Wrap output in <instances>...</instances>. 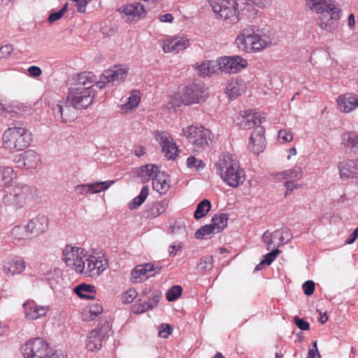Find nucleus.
<instances>
[{
	"instance_id": "56",
	"label": "nucleus",
	"mask_w": 358,
	"mask_h": 358,
	"mask_svg": "<svg viewBox=\"0 0 358 358\" xmlns=\"http://www.w3.org/2000/svg\"><path fill=\"white\" fill-rule=\"evenodd\" d=\"M20 110V109L17 106L10 104L6 105L3 110V114L5 117H7L6 114L10 115V117H14L15 115L18 113V111Z\"/></svg>"
},
{
	"instance_id": "2",
	"label": "nucleus",
	"mask_w": 358,
	"mask_h": 358,
	"mask_svg": "<svg viewBox=\"0 0 358 358\" xmlns=\"http://www.w3.org/2000/svg\"><path fill=\"white\" fill-rule=\"evenodd\" d=\"M311 10L318 14L317 24L322 29L333 32L340 19V10L333 0H306Z\"/></svg>"
},
{
	"instance_id": "24",
	"label": "nucleus",
	"mask_w": 358,
	"mask_h": 358,
	"mask_svg": "<svg viewBox=\"0 0 358 358\" xmlns=\"http://www.w3.org/2000/svg\"><path fill=\"white\" fill-rule=\"evenodd\" d=\"M340 110L344 113H349L358 107V94H345L340 95L337 99Z\"/></svg>"
},
{
	"instance_id": "50",
	"label": "nucleus",
	"mask_w": 358,
	"mask_h": 358,
	"mask_svg": "<svg viewBox=\"0 0 358 358\" xmlns=\"http://www.w3.org/2000/svg\"><path fill=\"white\" fill-rule=\"evenodd\" d=\"M68 8V4L66 3L59 11L52 13L48 16V22L50 23H53L57 20H59L62 17L64 13L66 12Z\"/></svg>"
},
{
	"instance_id": "6",
	"label": "nucleus",
	"mask_w": 358,
	"mask_h": 358,
	"mask_svg": "<svg viewBox=\"0 0 358 358\" xmlns=\"http://www.w3.org/2000/svg\"><path fill=\"white\" fill-rule=\"evenodd\" d=\"M32 141L31 132L23 127H10L2 136L3 147L8 150H22L27 148Z\"/></svg>"
},
{
	"instance_id": "37",
	"label": "nucleus",
	"mask_w": 358,
	"mask_h": 358,
	"mask_svg": "<svg viewBox=\"0 0 358 358\" xmlns=\"http://www.w3.org/2000/svg\"><path fill=\"white\" fill-rule=\"evenodd\" d=\"M303 171L301 167L295 166L294 169L286 170L283 172H280L276 174V177L280 178H285L288 177L291 180H297L302 178Z\"/></svg>"
},
{
	"instance_id": "17",
	"label": "nucleus",
	"mask_w": 358,
	"mask_h": 358,
	"mask_svg": "<svg viewBox=\"0 0 358 358\" xmlns=\"http://www.w3.org/2000/svg\"><path fill=\"white\" fill-rule=\"evenodd\" d=\"M265 129L261 125H257L251 134L249 141V149L255 154H259L266 148L264 137Z\"/></svg>"
},
{
	"instance_id": "30",
	"label": "nucleus",
	"mask_w": 358,
	"mask_h": 358,
	"mask_svg": "<svg viewBox=\"0 0 358 358\" xmlns=\"http://www.w3.org/2000/svg\"><path fill=\"white\" fill-rule=\"evenodd\" d=\"M217 61H205L203 62L199 66H197V73L201 77L210 76L215 72L217 67Z\"/></svg>"
},
{
	"instance_id": "51",
	"label": "nucleus",
	"mask_w": 358,
	"mask_h": 358,
	"mask_svg": "<svg viewBox=\"0 0 358 358\" xmlns=\"http://www.w3.org/2000/svg\"><path fill=\"white\" fill-rule=\"evenodd\" d=\"M138 293L135 289H130L122 295L121 300L124 303H130L137 296Z\"/></svg>"
},
{
	"instance_id": "25",
	"label": "nucleus",
	"mask_w": 358,
	"mask_h": 358,
	"mask_svg": "<svg viewBox=\"0 0 358 358\" xmlns=\"http://www.w3.org/2000/svg\"><path fill=\"white\" fill-rule=\"evenodd\" d=\"M118 11L124 13L128 17V21L139 18L142 15H145L146 13L144 6L139 2H134L121 7L118 9Z\"/></svg>"
},
{
	"instance_id": "52",
	"label": "nucleus",
	"mask_w": 358,
	"mask_h": 358,
	"mask_svg": "<svg viewBox=\"0 0 358 358\" xmlns=\"http://www.w3.org/2000/svg\"><path fill=\"white\" fill-rule=\"evenodd\" d=\"M102 312H103V308L99 303H95L92 304L90 306L89 313L90 315L89 316V319L94 320L96 317H97L99 315H100Z\"/></svg>"
},
{
	"instance_id": "14",
	"label": "nucleus",
	"mask_w": 358,
	"mask_h": 358,
	"mask_svg": "<svg viewBox=\"0 0 358 358\" xmlns=\"http://www.w3.org/2000/svg\"><path fill=\"white\" fill-rule=\"evenodd\" d=\"M219 69L227 73H236L245 68L248 62L239 56L223 57L217 59Z\"/></svg>"
},
{
	"instance_id": "54",
	"label": "nucleus",
	"mask_w": 358,
	"mask_h": 358,
	"mask_svg": "<svg viewBox=\"0 0 358 358\" xmlns=\"http://www.w3.org/2000/svg\"><path fill=\"white\" fill-rule=\"evenodd\" d=\"M172 332V327L168 324H162L159 327L158 335L161 338H167Z\"/></svg>"
},
{
	"instance_id": "34",
	"label": "nucleus",
	"mask_w": 358,
	"mask_h": 358,
	"mask_svg": "<svg viewBox=\"0 0 358 358\" xmlns=\"http://www.w3.org/2000/svg\"><path fill=\"white\" fill-rule=\"evenodd\" d=\"M211 208V203L208 199H203L200 201L194 213L196 220H200L205 217Z\"/></svg>"
},
{
	"instance_id": "46",
	"label": "nucleus",
	"mask_w": 358,
	"mask_h": 358,
	"mask_svg": "<svg viewBox=\"0 0 358 358\" xmlns=\"http://www.w3.org/2000/svg\"><path fill=\"white\" fill-rule=\"evenodd\" d=\"M169 180H162V182H152L153 189L160 194H165L170 188Z\"/></svg>"
},
{
	"instance_id": "11",
	"label": "nucleus",
	"mask_w": 358,
	"mask_h": 358,
	"mask_svg": "<svg viewBox=\"0 0 358 358\" xmlns=\"http://www.w3.org/2000/svg\"><path fill=\"white\" fill-rule=\"evenodd\" d=\"M127 76V69L118 66L109 68L101 73L99 80H95V85L102 90L106 87H113L122 82Z\"/></svg>"
},
{
	"instance_id": "10",
	"label": "nucleus",
	"mask_w": 358,
	"mask_h": 358,
	"mask_svg": "<svg viewBox=\"0 0 358 358\" xmlns=\"http://www.w3.org/2000/svg\"><path fill=\"white\" fill-rule=\"evenodd\" d=\"M208 95V93L203 84L201 82H194L184 88L180 99L185 105L189 106L205 101Z\"/></svg>"
},
{
	"instance_id": "19",
	"label": "nucleus",
	"mask_w": 358,
	"mask_h": 358,
	"mask_svg": "<svg viewBox=\"0 0 358 358\" xmlns=\"http://www.w3.org/2000/svg\"><path fill=\"white\" fill-rule=\"evenodd\" d=\"M23 308L26 318L32 320L45 316L49 310L48 306H38L34 301L24 303Z\"/></svg>"
},
{
	"instance_id": "58",
	"label": "nucleus",
	"mask_w": 358,
	"mask_h": 358,
	"mask_svg": "<svg viewBox=\"0 0 358 358\" xmlns=\"http://www.w3.org/2000/svg\"><path fill=\"white\" fill-rule=\"evenodd\" d=\"M278 137L279 138H282L285 142H290L293 140V134L286 129H280L278 131Z\"/></svg>"
},
{
	"instance_id": "26",
	"label": "nucleus",
	"mask_w": 358,
	"mask_h": 358,
	"mask_svg": "<svg viewBox=\"0 0 358 358\" xmlns=\"http://www.w3.org/2000/svg\"><path fill=\"white\" fill-rule=\"evenodd\" d=\"M245 90V85L243 81L237 79L228 80L226 84V93L230 99H235L242 94Z\"/></svg>"
},
{
	"instance_id": "57",
	"label": "nucleus",
	"mask_w": 358,
	"mask_h": 358,
	"mask_svg": "<svg viewBox=\"0 0 358 358\" xmlns=\"http://www.w3.org/2000/svg\"><path fill=\"white\" fill-rule=\"evenodd\" d=\"M292 238L289 230L288 229L281 230L280 235L279 236V245H283L289 241Z\"/></svg>"
},
{
	"instance_id": "32",
	"label": "nucleus",
	"mask_w": 358,
	"mask_h": 358,
	"mask_svg": "<svg viewBox=\"0 0 358 358\" xmlns=\"http://www.w3.org/2000/svg\"><path fill=\"white\" fill-rule=\"evenodd\" d=\"M342 138L343 145L358 154V135L353 132H346L343 134Z\"/></svg>"
},
{
	"instance_id": "16",
	"label": "nucleus",
	"mask_w": 358,
	"mask_h": 358,
	"mask_svg": "<svg viewBox=\"0 0 358 358\" xmlns=\"http://www.w3.org/2000/svg\"><path fill=\"white\" fill-rule=\"evenodd\" d=\"M156 138L159 142L163 152L165 153V156L169 159H173L178 155L179 152L178 146L168 132L157 131Z\"/></svg>"
},
{
	"instance_id": "27",
	"label": "nucleus",
	"mask_w": 358,
	"mask_h": 358,
	"mask_svg": "<svg viewBox=\"0 0 358 358\" xmlns=\"http://www.w3.org/2000/svg\"><path fill=\"white\" fill-rule=\"evenodd\" d=\"M80 250H81V252H83V249L80 248L73 247L69 245H66L62 251V255L63 260L68 266H74V262L76 261V259L80 257L79 256Z\"/></svg>"
},
{
	"instance_id": "55",
	"label": "nucleus",
	"mask_w": 358,
	"mask_h": 358,
	"mask_svg": "<svg viewBox=\"0 0 358 358\" xmlns=\"http://www.w3.org/2000/svg\"><path fill=\"white\" fill-rule=\"evenodd\" d=\"M302 288L306 295L310 296L315 290V282L313 280H307L303 284Z\"/></svg>"
},
{
	"instance_id": "60",
	"label": "nucleus",
	"mask_w": 358,
	"mask_h": 358,
	"mask_svg": "<svg viewBox=\"0 0 358 358\" xmlns=\"http://www.w3.org/2000/svg\"><path fill=\"white\" fill-rule=\"evenodd\" d=\"M162 180H169V176L164 172H160L158 169L152 178V182H162Z\"/></svg>"
},
{
	"instance_id": "43",
	"label": "nucleus",
	"mask_w": 358,
	"mask_h": 358,
	"mask_svg": "<svg viewBox=\"0 0 358 358\" xmlns=\"http://www.w3.org/2000/svg\"><path fill=\"white\" fill-rule=\"evenodd\" d=\"M174 52H178L183 50L189 46V40L185 38H171Z\"/></svg>"
},
{
	"instance_id": "23",
	"label": "nucleus",
	"mask_w": 358,
	"mask_h": 358,
	"mask_svg": "<svg viewBox=\"0 0 358 358\" xmlns=\"http://www.w3.org/2000/svg\"><path fill=\"white\" fill-rule=\"evenodd\" d=\"M338 170L341 178L358 177V160H344L339 163Z\"/></svg>"
},
{
	"instance_id": "5",
	"label": "nucleus",
	"mask_w": 358,
	"mask_h": 358,
	"mask_svg": "<svg viewBox=\"0 0 358 358\" xmlns=\"http://www.w3.org/2000/svg\"><path fill=\"white\" fill-rule=\"evenodd\" d=\"M252 33L248 29H244L241 35L236 37V43L239 50L242 51H259L271 43V38L264 30H259L253 27Z\"/></svg>"
},
{
	"instance_id": "35",
	"label": "nucleus",
	"mask_w": 358,
	"mask_h": 358,
	"mask_svg": "<svg viewBox=\"0 0 358 358\" xmlns=\"http://www.w3.org/2000/svg\"><path fill=\"white\" fill-rule=\"evenodd\" d=\"M15 177L13 169L10 166H0V186L7 185Z\"/></svg>"
},
{
	"instance_id": "22",
	"label": "nucleus",
	"mask_w": 358,
	"mask_h": 358,
	"mask_svg": "<svg viewBox=\"0 0 358 358\" xmlns=\"http://www.w3.org/2000/svg\"><path fill=\"white\" fill-rule=\"evenodd\" d=\"M150 294L148 300H144L143 303H139L136 312L143 313L148 310L152 309L158 306L160 299L162 296V293L159 290H149L147 292L144 290L143 295Z\"/></svg>"
},
{
	"instance_id": "36",
	"label": "nucleus",
	"mask_w": 358,
	"mask_h": 358,
	"mask_svg": "<svg viewBox=\"0 0 358 358\" xmlns=\"http://www.w3.org/2000/svg\"><path fill=\"white\" fill-rule=\"evenodd\" d=\"M149 194V187L148 185L143 186L141 190L140 194L136 196L132 201H131L129 203V207L130 209H136L140 206H141L146 198L148 197Z\"/></svg>"
},
{
	"instance_id": "20",
	"label": "nucleus",
	"mask_w": 358,
	"mask_h": 358,
	"mask_svg": "<svg viewBox=\"0 0 358 358\" xmlns=\"http://www.w3.org/2000/svg\"><path fill=\"white\" fill-rule=\"evenodd\" d=\"M25 268V262L20 257H8L3 263V271L6 275L20 274Z\"/></svg>"
},
{
	"instance_id": "61",
	"label": "nucleus",
	"mask_w": 358,
	"mask_h": 358,
	"mask_svg": "<svg viewBox=\"0 0 358 358\" xmlns=\"http://www.w3.org/2000/svg\"><path fill=\"white\" fill-rule=\"evenodd\" d=\"M90 187L88 184L78 185L75 187L74 190L76 193L79 194H84L90 192Z\"/></svg>"
},
{
	"instance_id": "4",
	"label": "nucleus",
	"mask_w": 358,
	"mask_h": 358,
	"mask_svg": "<svg viewBox=\"0 0 358 358\" xmlns=\"http://www.w3.org/2000/svg\"><path fill=\"white\" fill-rule=\"evenodd\" d=\"M217 173L229 186L238 187L245 180V171L236 159L229 155L220 158L215 164Z\"/></svg>"
},
{
	"instance_id": "9",
	"label": "nucleus",
	"mask_w": 358,
	"mask_h": 358,
	"mask_svg": "<svg viewBox=\"0 0 358 358\" xmlns=\"http://www.w3.org/2000/svg\"><path fill=\"white\" fill-rule=\"evenodd\" d=\"M211 7L213 12L227 23L238 21V3L236 0H215L211 2Z\"/></svg>"
},
{
	"instance_id": "59",
	"label": "nucleus",
	"mask_w": 358,
	"mask_h": 358,
	"mask_svg": "<svg viewBox=\"0 0 358 358\" xmlns=\"http://www.w3.org/2000/svg\"><path fill=\"white\" fill-rule=\"evenodd\" d=\"M294 323L301 330L306 331L310 329V324L298 317H294Z\"/></svg>"
},
{
	"instance_id": "28",
	"label": "nucleus",
	"mask_w": 358,
	"mask_h": 358,
	"mask_svg": "<svg viewBox=\"0 0 358 358\" xmlns=\"http://www.w3.org/2000/svg\"><path fill=\"white\" fill-rule=\"evenodd\" d=\"M243 121L241 122V127L248 129L252 127L260 125L262 122L265 121V117H258L255 115H252L251 113L248 110L244 111V115H243Z\"/></svg>"
},
{
	"instance_id": "15",
	"label": "nucleus",
	"mask_w": 358,
	"mask_h": 358,
	"mask_svg": "<svg viewBox=\"0 0 358 358\" xmlns=\"http://www.w3.org/2000/svg\"><path fill=\"white\" fill-rule=\"evenodd\" d=\"M108 329L109 322L105 321L100 327H97L90 332L86 344L88 350L95 351L101 348L103 339L108 332Z\"/></svg>"
},
{
	"instance_id": "39",
	"label": "nucleus",
	"mask_w": 358,
	"mask_h": 358,
	"mask_svg": "<svg viewBox=\"0 0 358 358\" xmlns=\"http://www.w3.org/2000/svg\"><path fill=\"white\" fill-rule=\"evenodd\" d=\"M29 233L27 226H15L11 230L10 236L13 241L18 242L27 238Z\"/></svg>"
},
{
	"instance_id": "53",
	"label": "nucleus",
	"mask_w": 358,
	"mask_h": 358,
	"mask_svg": "<svg viewBox=\"0 0 358 358\" xmlns=\"http://www.w3.org/2000/svg\"><path fill=\"white\" fill-rule=\"evenodd\" d=\"M13 51L14 48L13 45L6 44L5 45H2L0 47V59H8Z\"/></svg>"
},
{
	"instance_id": "40",
	"label": "nucleus",
	"mask_w": 358,
	"mask_h": 358,
	"mask_svg": "<svg viewBox=\"0 0 358 358\" xmlns=\"http://www.w3.org/2000/svg\"><path fill=\"white\" fill-rule=\"evenodd\" d=\"M152 275H150L152 276ZM150 277L146 273V270L143 267V265H138L131 271V280L134 282H140L143 279H147Z\"/></svg>"
},
{
	"instance_id": "21",
	"label": "nucleus",
	"mask_w": 358,
	"mask_h": 358,
	"mask_svg": "<svg viewBox=\"0 0 358 358\" xmlns=\"http://www.w3.org/2000/svg\"><path fill=\"white\" fill-rule=\"evenodd\" d=\"M27 227L29 234L37 236L48 229V218L45 215H38L28 222Z\"/></svg>"
},
{
	"instance_id": "45",
	"label": "nucleus",
	"mask_w": 358,
	"mask_h": 358,
	"mask_svg": "<svg viewBox=\"0 0 358 358\" xmlns=\"http://www.w3.org/2000/svg\"><path fill=\"white\" fill-rule=\"evenodd\" d=\"M182 292V288L180 285H174L171 289H169L166 294V297L167 301L171 302L176 300Z\"/></svg>"
},
{
	"instance_id": "48",
	"label": "nucleus",
	"mask_w": 358,
	"mask_h": 358,
	"mask_svg": "<svg viewBox=\"0 0 358 358\" xmlns=\"http://www.w3.org/2000/svg\"><path fill=\"white\" fill-rule=\"evenodd\" d=\"M280 252V250L279 249H275L267 253L263 257L264 258L261 261V264H266L267 266L271 264V263L275 259Z\"/></svg>"
},
{
	"instance_id": "49",
	"label": "nucleus",
	"mask_w": 358,
	"mask_h": 358,
	"mask_svg": "<svg viewBox=\"0 0 358 358\" xmlns=\"http://www.w3.org/2000/svg\"><path fill=\"white\" fill-rule=\"evenodd\" d=\"M140 96L138 95V91H134L132 92L131 96L128 98L127 102L124 104V106L129 109L136 108L139 103Z\"/></svg>"
},
{
	"instance_id": "18",
	"label": "nucleus",
	"mask_w": 358,
	"mask_h": 358,
	"mask_svg": "<svg viewBox=\"0 0 358 358\" xmlns=\"http://www.w3.org/2000/svg\"><path fill=\"white\" fill-rule=\"evenodd\" d=\"M38 155L33 150H28L18 155H16L13 162L19 168L36 169L39 163Z\"/></svg>"
},
{
	"instance_id": "44",
	"label": "nucleus",
	"mask_w": 358,
	"mask_h": 358,
	"mask_svg": "<svg viewBox=\"0 0 358 358\" xmlns=\"http://www.w3.org/2000/svg\"><path fill=\"white\" fill-rule=\"evenodd\" d=\"M213 256L203 257L197 264L198 271L201 272L210 270L213 268Z\"/></svg>"
},
{
	"instance_id": "3",
	"label": "nucleus",
	"mask_w": 358,
	"mask_h": 358,
	"mask_svg": "<svg viewBox=\"0 0 358 358\" xmlns=\"http://www.w3.org/2000/svg\"><path fill=\"white\" fill-rule=\"evenodd\" d=\"M2 202L16 208L25 206L31 207L38 202V190L23 184L8 187L3 192Z\"/></svg>"
},
{
	"instance_id": "12",
	"label": "nucleus",
	"mask_w": 358,
	"mask_h": 358,
	"mask_svg": "<svg viewBox=\"0 0 358 358\" xmlns=\"http://www.w3.org/2000/svg\"><path fill=\"white\" fill-rule=\"evenodd\" d=\"M21 351L24 358H46L51 350L46 341L38 337L24 344Z\"/></svg>"
},
{
	"instance_id": "31",
	"label": "nucleus",
	"mask_w": 358,
	"mask_h": 358,
	"mask_svg": "<svg viewBox=\"0 0 358 358\" xmlns=\"http://www.w3.org/2000/svg\"><path fill=\"white\" fill-rule=\"evenodd\" d=\"M168 207L166 200L153 203L147 210L148 217H157L164 213Z\"/></svg>"
},
{
	"instance_id": "64",
	"label": "nucleus",
	"mask_w": 358,
	"mask_h": 358,
	"mask_svg": "<svg viewBox=\"0 0 358 358\" xmlns=\"http://www.w3.org/2000/svg\"><path fill=\"white\" fill-rule=\"evenodd\" d=\"M46 358H67V355L64 354L62 350H55L50 353V355H48Z\"/></svg>"
},
{
	"instance_id": "62",
	"label": "nucleus",
	"mask_w": 358,
	"mask_h": 358,
	"mask_svg": "<svg viewBox=\"0 0 358 358\" xmlns=\"http://www.w3.org/2000/svg\"><path fill=\"white\" fill-rule=\"evenodd\" d=\"M90 0H78L75 2L74 6L77 7V10L80 13H85L87 5Z\"/></svg>"
},
{
	"instance_id": "41",
	"label": "nucleus",
	"mask_w": 358,
	"mask_h": 358,
	"mask_svg": "<svg viewBox=\"0 0 358 358\" xmlns=\"http://www.w3.org/2000/svg\"><path fill=\"white\" fill-rule=\"evenodd\" d=\"M114 182V180H108L105 182H96L93 183H89V186L90 189H90V193H99L101 191L107 189Z\"/></svg>"
},
{
	"instance_id": "38",
	"label": "nucleus",
	"mask_w": 358,
	"mask_h": 358,
	"mask_svg": "<svg viewBox=\"0 0 358 358\" xmlns=\"http://www.w3.org/2000/svg\"><path fill=\"white\" fill-rule=\"evenodd\" d=\"M228 219V215L225 213L215 215L212 217L211 224L214 225L216 233L221 232L227 227Z\"/></svg>"
},
{
	"instance_id": "42",
	"label": "nucleus",
	"mask_w": 358,
	"mask_h": 358,
	"mask_svg": "<svg viewBox=\"0 0 358 358\" xmlns=\"http://www.w3.org/2000/svg\"><path fill=\"white\" fill-rule=\"evenodd\" d=\"M214 225L212 224H206L200 227L194 234V238L196 239H203L206 236L216 233Z\"/></svg>"
},
{
	"instance_id": "8",
	"label": "nucleus",
	"mask_w": 358,
	"mask_h": 358,
	"mask_svg": "<svg viewBox=\"0 0 358 358\" xmlns=\"http://www.w3.org/2000/svg\"><path fill=\"white\" fill-rule=\"evenodd\" d=\"M184 135L192 144L195 152H200L211 141V132L203 126L192 124L182 129Z\"/></svg>"
},
{
	"instance_id": "1",
	"label": "nucleus",
	"mask_w": 358,
	"mask_h": 358,
	"mask_svg": "<svg viewBox=\"0 0 358 358\" xmlns=\"http://www.w3.org/2000/svg\"><path fill=\"white\" fill-rule=\"evenodd\" d=\"M73 79L75 82L69 88L66 97L77 109H85L92 103L96 93L94 89L96 76L92 72L84 71Z\"/></svg>"
},
{
	"instance_id": "63",
	"label": "nucleus",
	"mask_w": 358,
	"mask_h": 358,
	"mask_svg": "<svg viewBox=\"0 0 358 358\" xmlns=\"http://www.w3.org/2000/svg\"><path fill=\"white\" fill-rule=\"evenodd\" d=\"M262 240L265 244L267 245V250H270L271 248V245L273 243V238L271 234V233L268 232V231H266L263 236H262Z\"/></svg>"
},
{
	"instance_id": "13",
	"label": "nucleus",
	"mask_w": 358,
	"mask_h": 358,
	"mask_svg": "<svg viewBox=\"0 0 358 358\" xmlns=\"http://www.w3.org/2000/svg\"><path fill=\"white\" fill-rule=\"evenodd\" d=\"M77 108L68 98L53 104L52 110L55 118L63 123L73 122L77 117Z\"/></svg>"
},
{
	"instance_id": "47",
	"label": "nucleus",
	"mask_w": 358,
	"mask_h": 358,
	"mask_svg": "<svg viewBox=\"0 0 358 358\" xmlns=\"http://www.w3.org/2000/svg\"><path fill=\"white\" fill-rule=\"evenodd\" d=\"M187 166L188 168H194L195 170L199 171L204 168L205 164L201 160L197 159L195 157L190 156L187 159Z\"/></svg>"
},
{
	"instance_id": "33",
	"label": "nucleus",
	"mask_w": 358,
	"mask_h": 358,
	"mask_svg": "<svg viewBox=\"0 0 358 358\" xmlns=\"http://www.w3.org/2000/svg\"><path fill=\"white\" fill-rule=\"evenodd\" d=\"M158 170V166L154 164H146L139 168L140 173L139 177L143 182L148 181L150 178L152 179L156 172Z\"/></svg>"
},
{
	"instance_id": "7",
	"label": "nucleus",
	"mask_w": 358,
	"mask_h": 358,
	"mask_svg": "<svg viewBox=\"0 0 358 358\" xmlns=\"http://www.w3.org/2000/svg\"><path fill=\"white\" fill-rule=\"evenodd\" d=\"M108 266L106 259H99L94 255L78 257L74 262V267L76 273L85 274L89 277H97Z\"/></svg>"
},
{
	"instance_id": "29",
	"label": "nucleus",
	"mask_w": 358,
	"mask_h": 358,
	"mask_svg": "<svg viewBox=\"0 0 358 358\" xmlns=\"http://www.w3.org/2000/svg\"><path fill=\"white\" fill-rule=\"evenodd\" d=\"M74 292L82 299H94L95 298V287L87 284H80L74 288Z\"/></svg>"
}]
</instances>
